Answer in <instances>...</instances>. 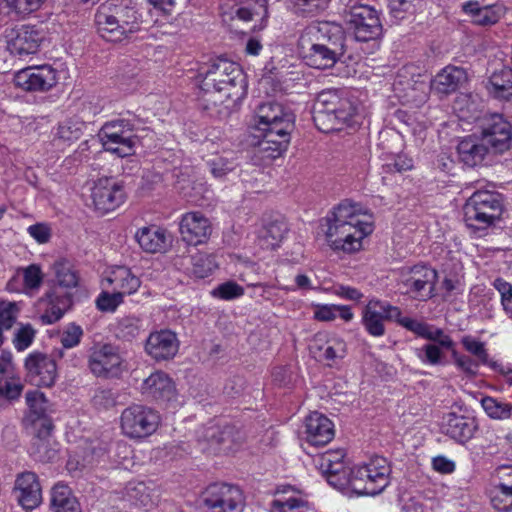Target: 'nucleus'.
Returning <instances> with one entry per match:
<instances>
[{"label": "nucleus", "instance_id": "nucleus-1", "mask_svg": "<svg viewBox=\"0 0 512 512\" xmlns=\"http://www.w3.org/2000/svg\"><path fill=\"white\" fill-rule=\"evenodd\" d=\"M198 78L200 106L211 117L227 116L229 107L223 105L224 100L235 102L246 94L247 84L241 67L225 57H217L201 67Z\"/></svg>", "mask_w": 512, "mask_h": 512}, {"label": "nucleus", "instance_id": "nucleus-2", "mask_svg": "<svg viewBox=\"0 0 512 512\" xmlns=\"http://www.w3.org/2000/svg\"><path fill=\"white\" fill-rule=\"evenodd\" d=\"M100 36L109 42H120L140 30L142 16L132 0H115L102 6L95 16Z\"/></svg>", "mask_w": 512, "mask_h": 512}, {"label": "nucleus", "instance_id": "nucleus-3", "mask_svg": "<svg viewBox=\"0 0 512 512\" xmlns=\"http://www.w3.org/2000/svg\"><path fill=\"white\" fill-rule=\"evenodd\" d=\"M57 286L48 291L41 299L45 304V312L40 316L43 324L59 321L73 305V295L62 288L71 289L78 286L79 275L74 264L67 258H59L53 263Z\"/></svg>", "mask_w": 512, "mask_h": 512}, {"label": "nucleus", "instance_id": "nucleus-4", "mask_svg": "<svg viewBox=\"0 0 512 512\" xmlns=\"http://www.w3.org/2000/svg\"><path fill=\"white\" fill-rule=\"evenodd\" d=\"M356 108L352 102L340 95L338 90L328 89L318 93L312 108V117L316 127L329 133L350 125Z\"/></svg>", "mask_w": 512, "mask_h": 512}, {"label": "nucleus", "instance_id": "nucleus-5", "mask_svg": "<svg viewBox=\"0 0 512 512\" xmlns=\"http://www.w3.org/2000/svg\"><path fill=\"white\" fill-rule=\"evenodd\" d=\"M503 212L500 195L491 191H476L463 206V219L473 232L485 231L499 220Z\"/></svg>", "mask_w": 512, "mask_h": 512}, {"label": "nucleus", "instance_id": "nucleus-6", "mask_svg": "<svg viewBox=\"0 0 512 512\" xmlns=\"http://www.w3.org/2000/svg\"><path fill=\"white\" fill-rule=\"evenodd\" d=\"M339 14L356 41L376 40L383 33L379 12L370 4L341 9Z\"/></svg>", "mask_w": 512, "mask_h": 512}, {"label": "nucleus", "instance_id": "nucleus-7", "mask_svg": "<svg viewBox=\"0 0 512 512\" xmlns=\"http://www.w3.org/2000/svg\"><path fill=\"white\" fill-rule=\"evenodd\" d=\"M161 422L159 412L144 404H131L120 416L123 434L135 440H141L154 434Z\"/></svg>", "mask_w": 512, "mask_h": 512}, {"label": "nucleus", "instance_id": "nucleus-8", "mask_svg": "<svg viewBox=\"0 0 512 512\" xmlns=\"http://www.w3.org/2000/svg\"><path fill=\"white\" fill-rule=\"evenodd\" d=\"M203 505L210 512H243L246 501L241 488L228 483H213L202 493Z\"/></svg>", "mask_w": 512, "mask_h": 512}, {"label": "nucleus", "instance_id": "nucleus-9", "mask_svg": "<svg viewBox=\"0 0 512 512\" xmlns=\"http://www.w3.org/2000/svg\"><path fill=\"white\" fill-rule=\"evenodd\" d=\"M372 233L371 224L355 225L351 222L328 221L326 239L334 250L355 252L362 246V239Z\"/></svg>", "mask_w": 512, "mask_h": 512}, {"label": "nucleus", "instance_id": "nucleus-10", "mask_svg": "<svg viewBox=\"0 0 512 512\" xmlns=\"http://www.w3.org/2000/svg\"><path fill=\"white\" fill-rule=\"evenodd\" d=\"M133 125L125 119H117L104 124L101 139L107 151L126 157L134 153L138 138L132 134Z\"/></svg>", "mask_w": 512, "mask_h": 512}, {"label": "nucleus", "instance_id": "nucleus-11", "mask_svg": "<svg viewBox=\"0 0 512 512\" xmlns=\"http://www.w3.org/2000/svg\"><path fill=\"white\" fill-rule=\"evenodd\" d=\"M480 129V137L493 154H502L511 148L512 125L502 114L485 116Z\"/></svg>", "mask_w": 512, "mask_h": 512}, {"label": "nucleus", "instance_id": "nucleus-12", "mask_svg": "<svg viewBox=\"0 0 512 512\" xmlns=\"http://www.w3.org/2000/svg\"><path fill=\"white\" fill-rule=\"evenodd\" d=\"M88 367L93 375L117 378L125 369L119 349L112 344L95 345L90 349Z\"/></svg>", "mask_w": 512, "mask_h": 512}, {"label": "nucleus", "instance_id": "nucleus-13", "mask_svg": "<svg viewBox=\"0 0 512 512\" xmlns=\"http://www.w3.org/2000/svg\"><path fill=\"white\" fill-rule=\"evenodd\" d=\"M302 48L304 42L309 41L334 51L345 54L346 32L341 24L336 22L322 21L309 25L301 36Z\"/></svg>", "mask_w": 512, "mask_h": 512}, {"label": "nucleus", "instance_id": "nucleus-14", "mask_svg": "<svg viewBox=\"0 0 512 512\" xmlns=\"http://www.w3.org/2000/svg\"><path fill=\"white\" fill-rule=\"evenodd\" d=\"M257 130L267 131L268 137L272 138L279 135V132L293 130L295 116L290 110H286L281 104L276 102L262 103L257 108ZM286 135V133H280Z\"/></svg>", "mask_w": 512, "mask_h": 512}, {"label": "nucleus", "instance_id": "nucleus-15", "mask_svg": "<svg viewBox=\"0 0 512 512\" xmlns=\"http://www.w3.org/2000/svg\"><path fill=\"white\" fill-rule=\"evenodd\" d=\"M25 379L36 387H52L58 376L55 359L46 353L34 351L24 362Z\"/></svg>", "mask_w": 512, "mask_h": 512}, {"label": "nucleus", "instance_id": "nucleus-16", "mask_svg": "<svg viewBox=\"0 0 512 512\" xmlns=\"http://www.w3.org/2000/svg\"><path fill=\"white\" fill-rule=\"evenodd\" d=\"M91 198L95 209L104 214L118 208L124 202L126 193L122 182L103 177L95 182Z\"/></svg>", "mask_w": 512, "mask_h": 512}, {"label": "nucleus", "instance_id": "nucleus-17", "mask_svg": "<svg viewBox=\"0 0 512 512\" xmlns=\"http://www.w3.org/2000/svg\"><path fill=\"white\" fill-rule=\"evenodd\" d=\"M16 87L28 92H45L57 83V72L51 66L28 67L14 75Z\"/></svg>", "mask_w": 512, "mask_h": 512}, {"label": "nucleus", "instance_id": "nucleus-18", "mask_svg": "<svg viewBox=\"0 0 512 512\" xmlns=\"http://www.w3.org/2000/svg\"><path fill=\"white\" fill-rule=\"evenodd\" d=\"M45 32L35 25H21L8 35L7 48L11 54L25 56L38 52Z\"/></svg>", "mask_w": 512, "mask_h": 512}, {"label": "nucleus", "instance_id": "nucleus-19", "mask_svg": "<svg viewBox=\"0 0 512 512\" xmlns=\"http://www.w3.org/2000/svg\"><path fill=\"white\" fill-rule=\"evenodd\" d=\"M14 494L18 503L26 510L38 507L42 502V489L38 476L31 471L17 475Z\"/></svg>", "mask_w": 512, "mask_h": 512}, {"label": "nucleus", "instance_id": "nucleus-20", "mask_svg": "<svg viewBox=\"0 0 512 512\" xmlns=\"http://www.w3.org/2000/svg\"><path fill=\"white\" fill-rule=\"evenodd\" d=\"M212 232L211 223L200 212H189L183 215L180 222L182 240L188 245L197 246L208 240Z\"/></svg>", "mask_w": 512, "mask_h": 512}, {"label": "nucleus", "instance_id": "nucleus-21", "mask_svg": "<svg viewBox=\"0 0 512 512\" xmlns=\"http://www.w3.org/2000/svg\"><path fill=\"white\" fill-rule=\"evenodd\" d=\"M179 341L176 334L168 329L150 333L145 343V351L156 361L172 359L178 352Z\"/></svg>", "mask_w": 512, "mask_h": 512}, {"label": "nucleus", "instance_id": "nucleus-22", "mask_svg": "<svg viewBox=\"0 0 512 512\" xmlns=\"http://www.w3.org/2000/svg\"><path fill=\"white\" fill-rule=\"evenodd\" d=\"M468 81V75L464 68L447 65L431 80L432 91L441 95H449L457 92Z\"/></svg>", "mask_w": 512, "mask_h": 512}, {"label": "nucleus", "instance_id": "nucleus-23", "mask_svg": "<svg viewBox=\"0 0 512 512\" xmlns=\"http://www.w3.org/2000/svg\"><path fill=\"white\" fill-rule=\"evenodd\" d=\"M306 440L313 446H324L334 438V426L323 414L315 411L305 419Z\"/></svg>", "mask_w": 512, "mask_h": 512}, {"label": "nucleus", "instance_id": "nucleus-24", "mask_svg": "<svg viewBox=\"0 0 512 512\" xmlns=\"http://www.w3.org/2000/svg\"><path fill=\"white\" fill-rule=\"evenodd\" d=\"M477 430V423L474 418L456 413H448L442 423V432L455 440L457 443L465 444Z\"/></svg>", "mask_w": 512, "mask_h": 512}, {"label": "nucleus", "instance_id": "nucleus-25", "mask_svg": "<svg viewBox=\"0 0 512 512\" xmlns=\"http://www.w3.org/2000/svg\"><path fill=\"white\" fill-rule=\"evenodd\" d=\"M375 472L367 465L353 467L349 472V486L358 495L375 496L388 485H381L374 476Z\"/></svg>", "mask_w": 512, "mask_h": 512}, {"label": "nucleus", "instance_id": "nucleus-26", "mask_svg": "<svg viewBox=\"0 0 512 512\" xmlns=\"http://www.w3.org/2000/svg\"><path fill=\"white\" fill-rule=\"evenodd\" d=\"M458 158L467 167H476L483 163L486 156L492 153L481 137L470 135L463 138L457 145Z\"/></svg>", "mask_w": 512, "mask_h": 512}, {"label": "nucleus", "instance_id": "nucleus-27", "mask_svg": "<svg viewBox=\"0 0 512 512\" xmlns=\"http://www.w3.org/2000/svg\"><path fill=\"white\" fill-rule=\"evenodd\" d=\"M462 11L471 17V22L479 26L496 24L506 13L502 4L480 6L478 1H467L462 4Z\"/></svg>", "mask_w": 512, "mask_h": 512}, {"label": "nucleus", "instance_id": "nucleus-28", "mask_svg": "<svg viewBox=\"0 0 512 512\" xmlns=\"http://www.w3.org/2000/svg\"><path fill=\"white\" fill-rule=\"evenodd\" d=\"M141 391L155 400H170L174 396L175 385L166 373L158 371L144 380Z\"/></svg>", "mask_w": 512, "mask_h": 512}, {"label": "nucleus", "instance_id": "nucleus-29", "mask_svg": "<svg viewBox=\"0 0 512 512\" xmlns=\"http://www.w3.org/2000/svg\"><path fill=\"white\" fill-rule=\"evenodd\" d=\"M344 54L310 42L307 50L303 51L306 64L316 69H329L341 60Z\"/></svg>", "mask_w": 512, "mask_h": 512}, {"label": "nucleus", "instance_id": "nucleus-30", "mask_svg": "<svg viewBox=\"0 0 512 512\" xmlns=\"http://www.w3.org/2000/svg\"><path fill=\"white\" fill-rule=\"evenodd\" d=\"M491 97L499 101L512 100V68L503 67L494 71L486 85Z\"/></svg>", "mask_w": 512, "mask_h": 512}, {"label": "nucleus", "instance_id": "nucleus-31", "mask_svg": "<svg viewBox=\"0 0 512 512\" xmlns=\"http://www.w3.org/2000/svg\"><path fill=\"white\" fill-rule=\"evenodd\" d=\"M37 427V434L33 442L32 454L37 457L39 461L49 462L56 457V450L48 448L46 438L50 436L54 426L51 420L40 417L34 421Z\"/></svg>", "mask_w": 512, "mask_h": 512}, {"label": "nucleus", "instance_id": "nucleus-32", "mask_svg": "<svg viewBox=\"0 0 512 512\" xmlns=\"http://www.w3.org/2000/svg\"><path fill=\"white\" fill-rule=\"evenodd\" d=\"M50 509L52 512H82L81 506L72 490L58 483L51 489Z\"/></svg>", "mask_w": 512, "mask_h": 512}, {"label": "nucleus", "instance_id": "nucleus-33", "mask_svg": "<svg viewBox=\"0 0 512 512\" xmlns=\"http://www.w3.org/2000/svg\"><path fill=\"white\" fill-rule=\"evenodd\" d=\"M259 132L258 137L261 139L258 141L257 146L259 152L263 153L265 157L275 159L287 150L292 130H285V136L279 134L272 138L268 137V130Z\"/></svg>", "mask_w": 512, "mask_h": 512}, {"label": "nucleus", "instance_id": "nucleus-34", "mask_svg": "<svg viewBox=\"0 0 512 512\" xmlns=\"http://www.w3.org/2000/svg\"><path fill=\"white\" fill-rule=\"evenodd\" d=\"M135 238L140 247L149 253L162 252L167 247V236L165 231L155 227H143Z\"/></svg>", "mask_w": 512, "mask_h": 512}, {"label": "nucleus", "instance_id": "nucleus-35", "mask_svg": "<svg viewBox=\"0 0 512 512\" xmlns=\"http://www.w3.org/2000/svg\"><path fill=\"white\" fill-rule=\"evenodd\" d=\"M437 282H431L427 280H415L405 277H401L400 285L403 289L402 293L409 295L412 299L419 301H427L433 298L435 293Z\"/></svg>", "mask_w": 512, "mask_h": 512}, {"label": "nucleus", "instance_id": "nucleus-36", "mask_svg": "<svg viewBox=\"0 0 512 512\" xmlns=\"http://www.w3.org/2000/svg\"><path fill=\"white\" fill-rule=\"evenodd\" d=\"M111 284H114L116 293L124 295H130L138 290L141 285V281L138 277L133 275L130 269L126 267H118L112 272V275L108 278Z\"/></svg>", "mask_w": 512, "mask_h": 512}, {"label": "nucleus", "instance_id": "nucleus-37", "mask_svg": "<svg viewBox=\"0 0 512 512\" xmlns=\"http://www.w3.org/2000/svg\"><path fill=\"white\" fill-rule=\"evenodd\" d=\"M379 300H371L363 311L362 323L367 332L375 337L384 335V316L378 308Z\"/></svg>", "mask_w": 512, "mask_h": 512}, {"label": "nucleus", "instance_id": "nucleus-38", "mask_svg": "<svg viewBox=\"0 0 512 512\" xmlns=\"http://www.w3.org/2000/svg\"><path fill=\"white\" fill-rule=\"evenodd\" d=\"M288 231V226L283 220H274L267 223L261 231V239L266 248L275 249L283 240Z\"/></svg>", "mask_w": 512, "mask_h": 512}, {"label": "nucleus", "instance_id": "nucleus-39", "mask_svg": "<svg viewBox=\"0 0 512 512\" xmlns=\"http://www.w3.org/2000/svg\"><path fill=\"white\" fill-rule=\"evenodd\" d=\"M481 406L486 414L492 419H512V403L490 396H485L481 399Z\"/></svg>", "mask_w": 512, "mask_h": 512}, {"label": "nucleus", "instance_id": "nucleus-40", "mask_svg": "<svg viewBox=\"0 0 512 512\" xmlns=\"http://www.w3.org/2000/svg\"><path fill=\"white\" fill-rule=\"evenodd\" d=\"M360 209L358 205L352 204L348 201L340 203L333 211V218H329L328 221H336L337 223H348L351 222L355 225L370 224L367 221L360 219Z\"/></svg>", "mask_w": 512, "mask_h": 512}, {"label": "nucleus", "instance_id": "nucleus-41", "mask_svg": "<svg viewBox=\"0 0 512 512\" xmlns=\"http://www.w3.org/2000/svg\"><path fill=\"white\" fill-rule=\"evenodd\" d=\"M491 505L501 512L512 511V483L496 485L491 494Z\"/></svg>", "mask_w": 512, "mask_h": 512}, {"label": "nucleus", "instance_id": "nucleus-42", "mask_svg": "<svg viewBox=\"0 0 512 512\" xmlns=\"http://www.w3.org/2000/svg\"><path fill=\"white\" fill-rule=\"evenodd\" d=\"M127 497L134 505L149 509L154 505L151 490L143 482L129 484L127 486Z\"/></svg>", "mask_w": 512, "mask_h": 512}, {"label": "nucleus", "instance_id": "nucleus-43", "mask_svg": "<svg viewBox=\"0 0 512 512\" xmlns=\"http://www.w3.org/2000/svg\"><path fill=\"white\" fill-rule=\"evenodd\" d=\"M463 347L483 365H487L493 369L497 368V362L489 359L488 352L485 348V344L481 341L476 340L471 336H464L461 340Z\"/></svg>", "mask_w": 512, "mask_h": 512}, {"label": "nucleus", "instance_id": "nucleus-44", "mask_svg": "<svg viewBox=\"0 0 512 512\" xmlns=\"http://www.w3.org/2000/svg\"><path fill=\"white\" fill-rule=\"evenodd\" d=\"M140 332V320L133 316H125L117 322L115 335L119 339L131 341Z\"/></svg>", "mask_w": 512, "mask_h": 512}, {"label": "nucleus", "instance_id": "nucleus-45", "mask_svg": "<svg viewBox=\"0 0 512 512\" xmlns=\"http://www.w3.org/2000/svg\"><path fill=\"white\" fill-rule=\"evenodd\" d=\"M84 124L79 121L67 120L59 124L57 137L64 142H73L83 135Z\"/></svg>", "mask_w": 512, "mask_h": 512}, {"label": "nucleus", "instance_id": "nucleus-46", "mask_svg": "<svg viewBox=\"0 0 512 512\" xmlns=\"http://www.w3.org/2000/svg\"><path fill=\"white\" fill-rule=\"evenodd\" d=\"M232 435L233 428L225 426L223 429H210L207 437L210 439L212 445L219 447V451L228 452L232 449Z\"/></svg>", "mask_w": 512, "mask_h": 512}, {"label": "nucleus", "instance_id": "nucleus-47", "mask_svg": "<svg viewBox=\"0 0 512 512\" xmlns=\"http://www.w3.org/2000/svg\"><path fill=\"white\" fill-rule=\"evenodd\" d=\"M36 330L31 324H21L13 333L12 343L17 351L26 350L35 338Z\"/></svg>", "mask_w": 512, "mask_h": 512}, {"label": "nucleus", "instance_id": "nucleus-48", "mask_svg": "<svg viewBox=\"0 0 512 512\" xmlns=\"http://www.w3.org/2000/svg\"><path fill=\"white\" fill-rule=\"evenodd\" d=\"M417 357L425 364L429 365H443L444 353L440 346L435 343L425 344L422 348L416 349Z\"/></svg>", "mask_w": 512, "mask_h": 512}, {"label": "nucleus", "instance_id": "nucleus-49", "mask_svg": "<svg viewBox=\"0 0 512 512\" xmlns=\"http://www.w3.org/2000/svg\"><path fill=\"white\" fill-rule=\"evenodd\" d=\"M328 483L336 488L349 485V473L346 471L343 462L332 464L330 469H321Z\"/></svg>", "mask_w": 512, "mask_h": 512}, {"label": "nucleus", "instance_id": "nucleus-50", "mask_svg": "<svg viewBox=\"0 0 512 512\" xmlns=\"http://www.w3.org/2000/svg\"><path fill=\"white\" fill-rule=\"evenodd\" d=\"M18 306L15 302L0 300V330L4 332L13 327L18 316Z\"/></svg>", "mask_w": 512, "mask_h": 512}, {"label": "nucleus", "instance_id": "nucleus-51", "mask_svg": "<svg viewBox=\"0 0 512 512\" xmlns=\"http://www.w3.org/2000/svg\"><path fill=\"white\" fill-rule=\"evenodd\" d=\"M401 277L415 279V280H427L431 282H437L438 272L426 265H414L407 269H403Z\"/></svg>", "mask_w": 512, "mask_h": 512}, {"label": "nucleus", "instance_id": "nucleus-52", "mask_svg": "<svg viewBox=\"0 0 512 512\" xmlns=\"http://www.w3.org/2000/svg\"><path fill=\"white\" fill-rule=\"evenodd\" d=\"M9 9L16 15L25 17L37 11L45 0H5Z\"/></svg>", "mask_w": 512, "mask_h": 512}, {"label": "nucleus", "instance_id": "nucleus-53", "mask_svg": "<svg viewBox=\"0 0 512 512\" xmlns=\"http://www.w3.org/2000/svg\"><path fill=\"white\" fill-rule=\"evenodd\" d=\"M84 335L83 329L80 325L72 322L67 324L61 334V344L66 349H71L77 346Z\"/></svg>", "mask_w": 512, "mask_h": 512}, {"label": "nucleus", "instance_id": "nucleus-54", "mask_svg": "<svg viewBox=\"0 0 512 512\" xmlns=\"http://www.w3.org/2000/svg\"><path fill=\"white\" fill-rule=\"evenodd\" d=\"M211 174L215 178H223L235 168V163L223 156L216 155L207 161Z\"/></svg>", "mask_w": 512, "mask_h": 512}, {"label": "nucleus", "instance_id": "nucleus-55", "mask_svg": "<svg viewBox=\"0 0 512 512\" xmlns=\"http://www.w3.org/2000/svg\"><path fill=\"white\" fill-rule=\"evenodd\" d=\"M390 15L396 20L400 21L407 15H412L415 11L416 0H387Z\"/></svg>", "mask_w": 512, "mask_h": 512}, {"label": "nucleus", "instance_id": "nucleus-56", "mask_svg": "<svg viewBox=\"0 0 512 512\" xmlns=\"http://www.w3.org/2000/svg\"><path fill=\"white\" fill-rule=\"evenodd\" d=\"M209 192V187L203 179L194 178L191 185L183 191L182 195L189 201L197 203L200 200L207 198V194Z\"/></svg>", "mask_w": 512, "mask_h": 512}, {"label": "nucleus", "instance_id": "nucleus-57", "mask_svg": "<svg viewBox=\"0 0 512 512\" xmlns=\"http://www.w3.org/2000/svg\"><path fill=\"white\" fill-rule=\"evenodd\" d=\"M452 359L455 365L463 371L466 376L472 378L477 375L479 360H473L470 356L459 354L456 350L452 351Z\"/></svg>", "mask_w": 512, "mask_h": 512}, {"label": "nucleus", "instance_id": "nucleus-58", "mask_svg": "<svg viewBox=\"0 0 512 512\" xmlns=\"http://www.w3.org/2000/svg\"><path fill=\"white\" fill-rule=\"evenodd\" d=\"M26 403L30 409V412L40 418L44 416L46 411L45 396L38 390L28 391L26 393Z\"/></svg>", "mask_w": 512, "mask_h": 512}, {"label": "nucleus", "instance_id": "nucleus-59", "mask_svg": "<svg viewBox=\"0 0 512 512\" xmlns=\"http://www.w3.org/2000/svg\"><path fill=\"white\" fill-rule=\"evenodd\" d=\"M367 465L372 469V472H375L374 476L379 480L378 483L381 485L389 484L391 469L385 458L376 456Z\"/></svg>", "mask_w": 512, "mask_h": 512}, {"label": "nucleus", "instance_id": "nucleus-60", "mask_svg": "<svg viewBox=\"0 0 512 512\" xmlns=\"http://www.w3.org/2000/svg\"><path fill=\"white\" fill-rule=\"evenodd\" d=\"M122 302V294L103 291L96 300V306L102 312H113Z\"/></svg>", "mask_w": 512, "mask_h": 512}, {"label": "nucleus", "instance_id": "nucleus-61", "mask_svg": "<svg viewBox=\"0 0 512 512\" xmlns=\"http://www.w3.org/2000/svg\"><path fill=\"white\" fill-rule=\"evenodd\" d=\"M412 167L413 160L409 158L406 154H396L393 156L390 162H386L383 165V168L388 173H402L404 171L412 169Z\"/></svg>", "mask_w": 512, "mask_h": 512}, {"label": "nucleus", "instance_id": "nucleus-62", "mask_svg": "<svg viewBox=\"0 0 512 512\" xmlns=\"http://www.w3.org/2000/svg\"><path fill=\"white\" fill-rule=\"evenodd\" d=\"M244 293L243 288L235 282H226L219 285L214 291L213 295L221 299L230 300L242 296Z\"/></svg>", "mask_w": 512, "mask_h": 512}, {"label": "nucleus", "instance_id": "nucleus-63", "mask_svg": "<svg viewBox=\"0 0 512 512\" xmlns=\"http://www.w3.org/2000/svg\"><path fill=\"white\" fill-rule=\"evenodd\" d=\"M23 280L26 288H38L43 280V275L39 266L33 264L25 268L23 271Z\"/></svg>", "mask_w": 512, "mask_h": 512}, {"label": "nucleus", "instance_id": "nucleus-64", "mask_svg": "<svg viewBox=\"0 0 512 512\" xmlns=\"http://www.w3.org/2000/svg\"><path fill=\"white\" fill-rule=\"evenodd\" d=\"M162 182L163 178L160 173L147 171L142 175L140 189L145 193H149L161 186Z\"/></svg>", "mask_w": 512, "mask_h": 512}]
</instances>
